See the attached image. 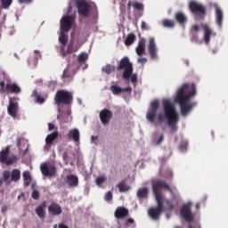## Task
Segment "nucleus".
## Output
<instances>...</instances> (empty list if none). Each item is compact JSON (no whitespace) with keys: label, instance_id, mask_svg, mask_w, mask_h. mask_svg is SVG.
Returning <instances> with one entry per match:
<instances>
[{"label":"nucleus","instance_id":"obj_43","mask_svg":"<svg viewBox=\"0 0 228 228\" xmlns=\"http://www.w3.org/2000/svg\"><path fill=\"white\" fill-rule=\"evenodd\" d=\"M179 149L181 151H185L188 149V142L183 141L181 142Z\"/></svg>","mask_w":228,"mask_h":228},{"label":"nucleus","instance_id":"obj_58","mask_svg":"<svg viewBox=\"0 0 228 228\" xmlns=\"http://www.w3.org/2000/svg\"><path fill=\"white\" fill-rule=\"evenodd\" d=\"M165 139V136L164 135H161L159 138V140H158V142H157V144L158 145H159V144H161L162 142H163V140Z\"/></svg>","mask_w":228,"mask_h":228},{"label":"nucleus","instance_id":"obj_36","mask_svg":"<svg viewBox=\"0 0 228 228\" xmlns=\"http://www.w3.org/2000/svg\"><path fill=\"white\" fill-rule=\"evenodd\" d=\"M162 25L165 28H174L175 27V22L174 20H164L162 21Z\"/></svg>","mask_w":228,"mask_h":228},{"label":"nucleus","instance_id":"obj_48","mask_svg":"<svg viewBox=\"0 0 228 228\" xmlns=\"http://www.w3.org/2000/svg\"><path fill=\"white\" fill-rule=\"evenodd\" d=\"M129 78L132 83H136V81L138 80V76L136 74L132 73Z\"/></svg>","mask_w":228,"mask_h":228},{"label":"nucleus","instance_id":"obj_54","mask_svg":"<svg viewBox=\"0 0 228 228\" xmlns=\"http://www.w3.org/2000/svg\"><path fill=\"white\" fill-rule=\"evenodd\" d=\"M63 160L68 162L69 160V153L67 151L63 152L62 154Z\"/></svg>","mask_w":228,"mask_h":228},{"label":"nucleus","instance_id":"obj_38","mask_svg":"<svg viewBox=\"0 0 228 228\" xmlns=\"http://www.w3.org/2000/svg\"><path fill=\"white\" fill-rule=\"evenodd\" d=\"M88 58H89V56L87 53H82L78 55L77 61L79 63H85L87 61Z\"/></svg>","mask_w":228,"mask_h":228},{"label":"nucleus","instance_id":"obj_15","mask_svg":"<svg viewBox=\"0 0 228 228\" xmlns=\"http://www.w3.org/2000/svg\"><path fill=\"white\" fill-rule=\"evenodd\" d=\"M15 100H16L15 98H10L9 105L7 107L8 114L14 118L18 117L19 110H20L19 102H15Z\"/></svg>","mask_w":228,"mask_h":228},{"label":"nucleus","instance_id":"obj_63","mask_svg":"<svg viewBox=\"0 0 228 228\" xmlns=\"http://www.w3.org/2000/svg\"><path fill=\"white\" fill-rule=\"evenodd\" d=\"M127 8H128V10H130V9H131V2H129V3H128V4H127Z\"/></svg>","mask_w":228,"mask_h":228},{"label":"nucleus","instance_id":"obj_19","mask_svg":"<svg viewBox=\"0 0 228 228\" xmlns=\"http://www.w3.org/2000/svg\"><path fill=\"white\" fill-rule=\"evenodd\" d=\"M67 137L69 140L74 141L77 144L80 143V131L77 128L70 129L67 134Z\"/></svg>","mask_w":228,"mask_h":228},{"label":"nucleus","instance_id":"obj_20","mask_svg":"<svg viewBox=\"0 0 228 228\" xmlns=\"http://www.w3.org/2000/svg\"><path fill=\"white\" fill-rule=\"evenodd\" d=\"M59 135L60 134L57 131L48 134L45 138V149L46 150L50 149L53 146L54 141L59 138Z\"/></svg>","mask_w":228,"mask_h":228},{"label":"nucleus","instance_id":"obj_6","mask_svg":"<svg viewBox=\"0 0 228 228\" xmlns=\"http://www.w3.org/2000/svg\"><path fill=\"white\" fill-rule=\"evenodd\" d=\"M181 216L189 223V228H200L199 224H191L194 220L193 214L191 213V205H184L180 210Z\"/></svg>","mask_w":228,"mask_h":228},{"label":"nucleus","instance_id":"obj_3","mask_svg":"<svg viewBox=\"0 0 228 228\" xmlns=\"http://www.w3.org/2000/svg\"><path fill=\"white\" fill-rule=\"evenodd\" d=\"M164 114L159 113L158 115V121L163 123L165 118L167 119V125L171 128L172 132L177 131V122H179V113L175 110V107L173 106L169 100H163Z\"/></svg>","mask_w":228,"mask_h":228},{"label":"nucleus","instance_id":"obj_14","mask_svg":"<svg viewBox=\"0 0 228 228\" xmlns=\"http://www.w3.org/2000/svg\"><path fill=\"white\" fill-rule=\"evenodd\" d=\"M158 109H159V102L158 100H155L151 104V109L149 110L146 118L151 123H154L156 120V114H158Z\"/></svg>","mask_w":228,"mask_h":228},{"label":"nucleus","instance_id":"obj_9","mask_svg":"<svg viewBox=\"0 0 228 228\" xmlns=\"http://www.w3.org/2000/svg\"><path fill=\"white\" fill-rule=\"evenodd\" d=\"M75 24L76 15H66L61 20V30L63 32H69Z\"/></svg>","mask_w":228,"mask_h":228},{"label":"nucleus","instance_id":"obj_41","mask_svg":"<svg viewBox=\"0 0 228 228\" xmlns=\"http://www.w3.org/2000/svg\"><path fill=\"white\" fill-rule=\"evenodd\" d=\"M1 4L3 9H8L12 4V0H1Z\"/></svg>","mask_w":228,"mask_h":228},{"label":"nucleus","instance_id":"obj_18","mask_svg":"<svg viewBox=\"0 0 228 228\" xmlns=\"http://www.w3.org/2000/svg\"><path fill=\"white\" fill-rule=\"evenodd\" d=\"M148 51L152 60L158 59V47H156V39L150 37L149 39Z\"/></svg>","mask_w":228,"mask_h":228},{"label":"nucleus","instance_id":"obj_62","mask_svg":"<svg viewBox=\"0 0 228 228\" xmlns=\"http://www.w3.org/2000/svg\"><path fill=\"white\" fill-rule=\"evenodd\" d=\"M196 208H197V209H200V204H199V203L196 204Z\"/></svg>","mask_w":228,"mask_h":228},{"label":"nucleus","instance_id":"obj_47","mask_svg":"<svg viewBox=\"0 0 228 228\" xmlns=\"http://www.w3.org/2000/svg\"><path fill=\"white\" fill-rule=\"evenodd\" d=\"M134 8L136 9L137 11H143V4L140 3H135L134 4Z\"/></svg>","mask_w":228,"mask_h":228},{"label":"nucleus","instance_id":"obj_5","mask_svg":"<svg viewBox=\"0 0 228 228\" xmlns=\"http://www.w3.org/2000/svg\"><path fill=\"white\" fill-rule=\"evenodd\" d=\"M74 101L73 94L65 90H60L56 93L54 97L55 104L57 105H70Z\"/></svg>","mask_w":228,"mask_h":228},{"label":"nucleus","instance_id":"obj_37","mask_svg":"<svg viewBox=\"0 0 228 228\" xmlns=\"http://www.w3.org/2000/svg\"><path fill=\"white\" fill-rule=\"evenodd\" d=\"M17 147L19 148L20 152L22 153L23 156H25L28 152L29 144H27L26 149L23 151L20 140L18 141Z\"/></svg>","mask_w":228,"mask_h":228},{"label":"nucleus","instance_id":"obj_31","mask_svg":"<svg viewBox=\"0 0 228 228\" xmlns=\"http://www.w3.org/2000/svg\"><path fill=\"white\" fill-rule=\"evenodd\" d=\"M23 179H24V185L29 186V184L31 183L32 178L28 171L23 172Z\"/></svg>","mask_w":228,"mask_h":228},{"label":"nucleus","instance_id":"obj_16","mask_svg":"<svg viewBox=\"0 0 228 228\" xmlns=\"http://www.w3.org/2000/svg\"><path fill=\"white\" fill-rule=\"evenodd\" d=\"M101 122L107 126L110 123L112 118H113V112L110 111L108 109L102 110L99 114Z\"/></svg>","mask_w":228,"mask_h":228},{"label":"nucleus","instance_id":"obj_56","mask_svg":"<svg viewBox=\"0 0 228 228\" xmlns=\"http://www.w3.org/2000/svg\"><path fill=\"white\" fill-rule=\"evenodd\" d=\"M8 211V206L7 205H4L1 208V212L2 213H6Z\"/></svg>","mask_w":228,"mask_h":228},{"label":"nucleus","instance_id":"obj_42","mask_svg":"<svg viewBox=\"0 0 228 228\" xmlns=\"http://www.w3.org/2000/svg\"><path fill=\"white\" fill-rule=\"evenodd\" d=\"M71 77L70 66H67V68L63 71L62 77L66 78V77Z\"/></svg>","mask_w":228,"mask_h":228},{"label":"nucleus","instance_id":"obj_33","mask_svg":"<svg viewBox=\"0 0 228 228\" xmlns=\"http://www.w3.org/2000/svg\"><path fill=\"white\" fill-rule=\"evenodd\" d=\"M32 96L35 97L36 102L40 103V104H43L45 102V99L41 97V95L38 94L37 90L33 91Z\"/></svg>","mask_w":228,"mask_h":228},{"label":"nucleus","instance_id":"obj_59","mask_svg":"<svg viewBox=\"0 0 228 228\" xmlns=\"http://www.w3.org/2000/svg\"><path fill=\"white\" fill-rule=\"evenodd\" d=\"M54 128H55V126H54L53 124H52V123H49V124H48V129H49L50 131L53 130Z\"/></svg>","mask_w":228,"mask_h":228},{"label":"nucleus","instance_id":"obj_50","mask_svg":"<svg viewBox=\"0 0 228 228\" xmlns=\"http://www.w3.org/2000/svg\"><path fill=\"white\" fill-rule=\"evenodd\" d=\"M137 62L143 65V64L147 63V60L145 58H143V56H139V58L137 59Z\"/></svg>","mask_w":228,"mask_h":228},{"label":"nucleus","instance_id":"obj_13","mask_svg":"<svg viewBox=\"0 0 228 228\" xmlns=\"http://www.w3.org/2000/svg\"><path fill=\"white\" fill-rule=\"evenodd\" d=\"M40 170L45 176L48 177H53L57 174V168L53 164L43 163L40 166Z\"/></svg>","mask_w":228,"mask_h":228},{"label":"nucleus","instance_id":"obj_7","mask_svg":"<svg viewBox=\"0 0 228 228\" xmlns=\"http://www.w3.org/2000/svg\"><path fill=\"white\" fill-rule=\"evenodd\" d=\"M75 5L77 9V12L79 15L85 18H88L92 14L93 7L92 5L86 0H76Z\"/></svg>","mask_w":228,"mask_h":228},{"label":"nucleus","instance_id":"obj_4","mask_svg":"<svg viewBox=\"0 0 228 228\" xmlns=\"http://www.w3.org/2000/svg\"><path fill=\"white\" fill-rule=\"evenodd\" d=\"M117 70H123V79L129 80V77H131V74L133 73V63L129 61V58L124 57L121 59L117 67Z\"/></svg>","mask_w":228,"mask_h":228},{"label":"nucleus","instance_id":"obj_64","mask_svg":"<svg viewBox=\"0 0 228 228\" xmlns=\"http://www.w3.org/2000/svg\"><path fill=\"white\" fill-rule=\"evenodd\" d=\"M175 228H183V226L176 225Z\"/></svg>","mask_w":228,"mask_h":228},{"label":"nucleus","instance_id":"obj_1","mask_svg":"<svg viewBox=\"0 0 228 228\" xmlns=\"http://www.w3.org/2000/svg\"><path fill=\"white\" fill-rule=\"evenodd\" d=\"M195 95H197V86L195 83H192L191 86L183 84L182 87L178 89L175 97V102L180 105L182 116L186 117L190 111L193 110V107L197 105V103H190V99Z\"/></svg>","mask_w":228,"mask_h":228},{"label":"nucleus","instance_id":"obj_21","mask_svg":"<svg viewBox=\"0 0 228 228\" xmlns=\"http://www.w3.org/2000/svg\"><path fill=\"white\" fill-rule=\"evenodd\" d=\"M48 212L53 216H59L62 213V208L57 202H53L48 207Z\"/></svg>","mask_w":228,"mask_h":228},{"label":"nucleus","instance_id":"obj_44","mask_svg":"<svg viewBox=\"0 0 228 228\" xmlns=\"http://www.w3.org/2000/svg\"><path fill=\"white\" fill-rule=\"evenodd\" d=\"M104 200L108 202L111 201L113 200V193L111 191H108L104 196Z\"/></svg>","mask_w":228,"mask_h":228},{"label":"nucleus","instance_id":"obj_29","mask_svg":"<svg viewBox=\"0 0 228 228\" xmlns=\"http://www.w3.org/2000/svg\"><path fill=\"white\" fill-rule=\"evenodd\" d=\"M136 41V36L134 34L130 33L126 36V38L125 40V45L126 46L132 45Z\"/></svg>","mask_w":228,"mask_h":228},{"label":"nucleus","instance_id":"obj_23","mask_svg":"<svg viewBox=\"0 0 228 228\" xmlns=\"http://www.w3.org/2000/svg\"><path fill=\"white\" fill-rule=\"evenodd\" d=\"M46 201H44L40 206L35 208V212L40 219H45L46 216Z\"/></svg>","mask_w":228,"mask_h":228},{"label":"nucleus","instance_id":"obj_26","mask_svg":"<svg viewBox=\"0 0 228 228\" xmlns=\"http://www.w3.org/2000/svg\"><path fill=\"white\" fill-rule=\"evenodd\" d=\"M67 183L69 187H77L79 183V179L77 175H68Z\"/></svg>","mask_w":228,"mask_h":228},{"label":"nucleus","instance_id":"obj_53","mask_svg":"<svg viewBox=\"0 0 228 228\" xmlns=\"http://www.w3.org/2000/svg\"><path fill=\"white\" fill-rule=\"evenodd\" d=\"M19 4H31L33 3V0H18Z\"/></svg>","mask_w":228,"mask_h":228},{"label":"nucleus","instance_id":"obj_22","mask_svg":"<svg viewBox=\"0 0 228 228\" xmlns=\"http://www.w3.org/2000/svg\"><path fill=\"white\" fill-rule=\"evenodd\" d=\"M114 216L117 219H122L129 216V210L124 207H118L114 212Z\"/></svg>","mask_w":228,"mask_h":228},{"label":"nucleus","instance_id":"obj_25","mask_svg":"<svg viewBox=\"0 0 228 228\" xmlns=\"http://www.w3.org/2000/svg\"><path fill=\"white\" fill-rule=\"evenodd\" d=\"M216 21L219 28L222 27L223 20H224V13L223 11L216 4Z\"/></svg>","mask_w":228,"mask_h":228},{"label":"nucleus","instance_id":"obj_55","mask_svg":"<svg viewBox=\"0 0 228 228\" xmlns=\"http://www.w3.org/2000/svg\"><path fill=\"white\" fill-rule=\"evenodd\" d=\"M131 91H133V88L131 86L122 88V92L125 93H131Z\"/></svg>","mask_w":228,"mask_h":228},{"label":"nucleus","instance_id":"obj_51","mask_svg":"<svg viewBox=\"0 0 228 228\" xmlns=\"http://www.w3.org/2000/svg\"><path fill=\"white\" fill-rule=\"evenodd\" d=\"M134 224V219L133 218H128L125 222L126 226H129V224Z\"/></svg>","mask_w":228,"mask_h":228},{"label":"nucleus","instance_id":"obj_52","mask_svg":"<svg viewBox=\"0 0 228 228\" xmlns=\"http://www.w3.org/2000/svg\"><path fill=\"white\" fill-rule=\"evenodd\" d=\"M141 28H142V30H149V28H148L147 24L145 23V21H142V22L141 23Z\"/></svg>","mask_w":228,"mask_h":228},{"label":"nucleus","instance_id":"obj_39","mask_svg":"<svg viewBox=\"0 0 228 228\" xmlns=\"http://www.w3.org/2000/svg\"><path fill=\"white\" fill-rule=\"evenodd\" d=\"M110 90L114 95H118L120 93H122V88L118 86H111Z\"/></svg>","mask_w":228,"mask_h":228},{"label":"nucleus","instance_id":"obj_27","mask_svg":"<svg viewBox=\"0 0 228 228\" xmlns=\"http://www.w3.org/2000/svg\"><path fill=\"white\" fill-rule=\"evenodd\" d=\"M201 27L205 32L204 41L208 45L210 42V37L212 35V31L209 29L207 24H202Z\"/></svg>","mask_w":228,"mask_h":228},{"label":"nucleus","instance_id":"obj_35","mask_svg":"<svg viewBox=\"0 0 228 228\" xmlns=\"http://www.w3.org/2000/svg\"><path fill=\"white\" fill-rule=\"evenodd\" d=\"M117 187L118 188L119 192H126L129 191V185L126 184V182H120L117 184Z\"/></svg>","mask_w":228,"mask_h":228},{"label":"nucleus","instance_id":"obj_2","mask_svg":"<svg viewBox=\"0 0 228 228\" xmlns=\"http://www.w3.org/2000/svg\"><path fill=\"white\" fill-rule=\"evenodd\" d=\"M162 189H166L172 192V189L168 183H167V182L163 180H155L152 182V191L155 195L157 207L151 208L148 211V214L153 220H159L161 213L165 211V207L163 206V192L161 191Z\"/></svg>","mask_w":228,"mask_h":228},{"label":"nucleus","instance_id":"obj_45","mask_svg":"<svg viewBox=\"0 0 228 228\" xmlns=\"http://www.w3.org/2000/svg\"><path fill=\"white\" fill-rule=\"evenodd\" d=\"M31 197L34 199V200H39L40 198V193L37 190H34L32 194H31Z\"/></svg>","mask_w":228,"mask_h":228},{"label":"nucleus","instance_id":"obj_12","mask_svg":"<svg viewBox=\"0 0 228 228\" xmlns=\"http://www.w3.org/2000/svg\"><path fill=\"white\" fill-rule=\"evenodd\" d=\"M3 177L4 182H14L17 183L20 180L21 173L19 169H13L12 173L8 170L4 171Z\"/></svg>","mask_w":228,"mask_h":228},{"label":"nucleus","instance_id":"obj_61","mask_svg":"<svg viewBox=\"0 0 228 228\" xmlns=\"http://www.w3.org/2000/svg\"><path fill=\"white\" fill-rule=\"evenodd\" d=\"M97 138H98V137H96V136H92V137H91V140H92V142H94V141L97 140Z\"/></svg>","mask_w":228,"mask_h":228},{"label":"nucleus","instance_id":"obj_11","mask_svg":"<svg viewBox=\"0 0 228 228\" xmlns=\"http://www.w3.org/2000/svg\"><path fill=\"white\" fill-rule=\"evenodd\" d=\"M10 155V147L7 146L4 150L1 151L0 152V162L6 164L7 166L12 165L18 160L17 156H12Z\"/></svg>","mask_w":228,"mask_h":228},{"label":"nucleus","instance_id":"obj_34","mask_svg":"<svg viewBox=\"0 0 228 228\" xmlns=\"http://www.w3.org/2000/svg\"><path fill=\"white\" fill-rule=\"evenodd\" d=\"M102 70L107 75H110L112 72H115V66L111 64H107L105 67L102 69Z\"/></svg>","mask_w":228,"mask_h":228},{"label":"nucleus","instance_id":"obj_60","mask_svg":"<svg viewBox=\"0 0 228 228\" xmlns=\"http://www.w3.org/2000/svg\"><path fill=\"white\" fill-rule=\"evenodd\" d=\"M59 228H69L68 225H66L65 224H59Z\"/></svg>","mask_w":228,"mask_h":228},{"label":"nucleus","instance_id":"obj_30","mask_svg":"<svg viewBox=\"0 0 228 228\" xmlns=\"http://www.w3.org/2000/svg\"><path fill=\"white\" fill-rule=\"evenodd\" d=\"M175 20L180 24H184L187 20L186 15L183 12H178L175 14Z\"/></svg>","mask_w":228,"mask_h":228},{"label":"nucleus","instance_id":"obj_28","mask_svg":"<svg viewBox=\"0 0 228 228\" xmlns=\"http://www.w3.org/2000/svg\"><path fill=\"white\" fill-rule=\"evenodd\" d=\"M66 33H68V32L61 31V36L59 37V42L61 44V47H63V49L66 48V45H67V44L69 42V36Z\"/></svg>","mask_w":228,"mask_h":228},{"label":"nucleus","instance_id":"obj_49","mask_svg":"<svg viewBox=\"0 0 228 228\" xmlns=\"http://www.w3.org/2000/svg\"><path fill=\"white\" fill-rule=\"evenodd\" d=\"M191 41L198 42L199 41V35L197 33H191Z\"/></svg>","mask_w":228,"mask_h":228},{"label":"nucleus","instance_id":"obj_17","mask_svg":"<svg viewBox=\"0 0 228 228\" xmlns=\"http://www.w3.org/2000/svg\"><path fill=\"white\" fill-rule=\"evenodd\" d=\"M81 45L79 44L75 45L74 42H70L68 45V48L64 49V47H61V53L63 56L71 54L72 53H76L80 49Z\"/></svg>","mask_w":228,"mask_h":228},{"label":"nucleus","instance_id":"obj_8","mask_svg":"<svg viewBox=\"0 0 228 228\" xmlns=\"http://www.w3.org/2000/svg\"><path fill=\"white\" fill-rule=\"evenodd\" d=\"M189 9L191 10V12L196 15V17L200 20H204L205 16H206V8L204 5L195 2V1H191L189 4Z\"/></svg>","mask_w":228,"mask_h":228},{"label":"nucleus","instance_id":"obj_40","mask_svg":"<svg viewBox=\"0 0 228 228\" xmlns=\"http://www.w3.org/2000/svg\"><path fill=\"white\" fill-rule=\"evenodd\" d=\"M107 176L105 175H101L99 177H97L95 179V183L98 185V186H101L103 183H105L107 181Z\"/></svg>","mask_w":228,"mask_h":228},{"label":"nucleus","instance_id":"obj_57","mask_svg":"<svg viewBox=\"0 0 228 228\" xmlns=\"http://www.w3.org/2000/svg\"><path fill=\"white\" fill-rule=\"evenodd\" d=\"M56 82L51 81L48 83V87L55 88Z\"/></svg>","mask_w":228,"mask_h":228},{"label":"nucleus","instance_id":"obj_32","mask_svg":"<svg viewBox=\"0 0 228 228\" xmlns=\"http://www.w3.org/2000/svg\"><path fill=\"white\" fill-rule=\"evenodd\" d=\"M148 194H149V189L147 188L139 189L137 191V197L139 199H145Z\"/></svg>","mask_w":228,"mask_h":228},{"label":"nucleus","instance_id":"obj_10","mask_svg":"<svg viewBox=\"0 0 228 228\" xmlns=\"http://www.w3.org/2000/svg\"><path fill=\"white\" fill-rule=\"evenodd\" d=\"M0 92L2 94H4L5 92H7L9 94H18L21 93V88L16 83H8L5 86V82L1 81L0 82Z\"/></svg>","mask_w":228,"mask_h":228},{"label":"nucleus","instance_id":"obj_46","mask_svg":"<svg viewBox=\"0 0 228 228\" xmlns=\"http://www.w3.org/2000/svg\"><path fill=\"white\" fill-rule=\"evenodd\" d=\"M199 31H200L199 25H193L191 28V33H198Z\"/></svg>","mask_w":228,"mask_h":228},{"label":"nucleus","instance_id":"obj_24","mask_svg":"<svg viewBox=\"0 0 228 228\" xmlns=\"http://www.w3.org/2000/svg\"><path fill=\"white\" fill-rule=\"evenodd\" d=\"M135 53L138 56H143V54H145V39L141 38L139 40Z\"/></svg>","mask_w":228,"mask_h":228}]
</instances>
